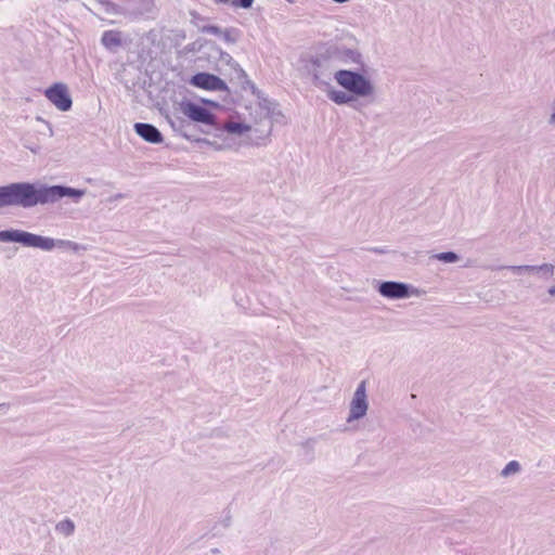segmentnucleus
<instances>
[{
    "mask_svg": "<svg viewBox=\"0 0 555 555\" xmlns=\"http://www.w3.org/2000/svg\"><path fill=\"white\" fill-rule=\"evenodd\" d=\"M433 258L446 263H454L460 259L459 255L454 251H443L435 254L433 255Z\"/></svg>",
    "mask_w": 555,
    "mask_h": 555,
    "instance_id": "obj_22",
    "label": "nucleus"
},
{
    "mask_svg": "<svg viewBox=\"0 0 555 555\" xmlns=\"http://www.w3.org/2000/svg\"><path fill=\"white\" fill-rule=\"evenodd\" d=\"M327 96L337 105L349 104L354 101V96L351 93H348L346 90H336L334 88H330L327 90Z\"/></svg>",
    "mask_w": 555,
    "mask_h": 555,
    "instance_id": "obj_16",
    "label": "nucleus"
},
{
    "mask_svg": "<svg viewBox=\"0 0 555 555\" xmlns=\"http://www.w3.org/2000/svg\"><path fill=\"white\" fill-rule=\"evenodd\" d=\"M0 243H18L24 247L44 250L46 236L20 229L0 231Z\"/></svg>",
    "mask_w": 555,
    "mask_h": 555,
    "instance_id": "obj_3",
    "label": "nucleus"
},
{
    "mask_svg": "<svg viewBox=\"0 0 555 555\" xmlns=\"http://www.w3.org/2000/svg\"><path fill=\"white\" fill-rule=\"evenodd\" d=\"M377 284V292L380 296L388 299H404L411 296H422L425 291L418 289L410 284L397 281H375Z\"/></svg>",
    "mask_w": 555,
    "mask_h": 555,
    "instance_id": "obj_4",
    "label": "nucleus"
},
{
    "mask_svg": "<svg viewBox=\"0 0 555 555\" xmlns=\"http://www.w3.org/2000/svg\"><path fill=\"white\" fill-rule=\"evenodd\" d=\"M25 147L30 150L34 154H38L40 152V146H38V145L31 146V145L25 144Z\"/></svg>",
    "mask_w": 555,
    "mask_h": 555,
    "instance_id": "obj_28",
    "label": "nucleus"
},
{
    "mask_svg": "<svg viewBox=\"0 0 555 555\" xmlns=\"http://www.w3.org/2000/svg\"><path fill=\"white\" fill-rule=\"evenodd\" d=\"M315 443V439L313 438H310L308 440H306L305 442H302V448L307 449V450H312L313 449V446Z\"/></svg>",
    "mask_w": 555,
    "mask_h": 555,
    "instance_id": "obj_27",
    "label": "nucleus"
},
{
    "mask_svg": "<svg viewBox=\"0 0 555 555\" xmlns=\"http://www.w3.org/2000/svg\"><path fill=\"white\" fill-rule=\"evenodd\" d=\"M550 124L555 125V112L551 115Z\"/></svg>",
    "mask_w": 555,
    "mask_h": 555,
    "instance_id": "obj_32",
    "label": "nucleus"
},
{
    "mask_svg": "<svg viewBox=\"0 0 555 555\" xmlns=\"http://www.w3.org/2000/svg\"><path fill=\"white\" fill-rule=\"evenodd\" d=\"M312 76L315 86L326 85L330 86L326 79H330V74H326V68L328 67L332 60L328 59L326 52L324 54H320L315 56L312 61Z\"/></svg>",
    "mask_w": 555,
    "mask_h": 555,
    "instance_id": "obj_11",
    "label": "nucleus"
},
{
    "mask_svg": "<svg viewBox=\"0 0 555 555\" xmlns=\"http://www.w3.org/2000/svg\"><path fill=\"white\" fill-rule=\"evenodd\" d=\"M120 198H124V194H121V193H117V194H115L111 199H112V201H117V199H120Z\"/></svg>",
    "mask_w": 555,
    "mask_h": 555,
    "instance_id": "obj_31",
    "label": "nucleus"
},
{
    "mask_svg": "<svg viewBox=\"0 0 555 555\" xmlns=\"http://www.w3.org/2000/svg\"><path fill=\"white\" fill-rule=\"evenodd\" d=\"M85 194V190L61 184L13 182L0 186V209L5 207L31 208L37 205L54 204L63 197H70L77 203Z\"/></svg>",
    "mask_w": 555,
    "mask_h": 555,
    "instance_id": "obj_1",
    "label": "nucleus"
},
{
    "mask_svg": "<svg viewBox=\"0 0 555 555\" xmlns=\"http://www.w3.org/2000/svg\"><path fill=\"white\" fill-rule=\"evenodd\" d=\"M220 59L221 61H224L227 64L231 65V67L235 70L237 78L243 80V83H247L254 87V85L248 80L245 70L240 66L238 63L233 60L229 53L221 51Z\"/></svg>",
    "mask_w": 555,
    "mask_h": 555,
    "instance_id": "obj_17",
    "label": "nucleus"
},
{
    "mask_svg": "<svg viewBox=\"0 0 555 555\" xmlns=\"http://www.w3.org/2000/svg\"><path fill=\"white\" fill-rule=\"evenodd\" d=\"M37 121L41 124L42 128L39 129L38 131L43 134V135H47L49 138H52L53 137V129H52V126L43 120L41 117H37Z\"/></svg>",
    "mask_w": 555,
    "mask_h": 555,
    "instance_id": "obj_25",
    "label": "nucleus"
},
{
    "mask_svg": "<svg viewBox=\"0 0 555 555\" xmlns=\"http://www.w3.org/2000/svg\"><path fill=\"white\" fill-rule=\"evenodd\" d=\"M168 121L171 128L182 134L184 138L190 139L189 128L191 127L190 122L181 117L168 118Z\"/></svg>",
    "mask_w": 555,
    "mask_h": 555,
    "instance_id": "obj_18",
    "label": "nucleus"
},
{
    "mask_svg": "<svg viewBox=\"0 0 555 555\" xmlns=\"http://www.w3.org/2000/svg\"><path fill=\"white\" fill-rule=\"evenodd\" d=\"M371 250L376 254H386L387 253V250L385 248H378V247L372 248Z\"/></svg>",
    "mask_w": 555,
    "mask_h": 555,
    "instance_id": "obj_29",
    "label": "nucleus"
},
{
    "mask_svg": "<svg viewBox=\"0 0 555 555\" xmlns=\"http://www.w3.org/2000/svg\"><path fill=\"white\" fill-rule=\"evenodd\" d=\"M202 31L211 34V35H216V36H221V34H222V29L216 25L203 26Z\"/></svg>",
    "mask_w": 555,
    "mask_h": 555,
    "instance_id": "obj_26",
    "label": "nucleus"
},
{
    "mask_svg": "<svg viewBox=\"0 0 555 555\" xmlns=\"http://www.w3.org/2000/svg\"><path fill=\"white\" fill-rule=\"evenodd\" d=\"M221 36L224 41L229 43H235L241 36V31L237 28L231 27L222 30Z\"/></svg>",
    "mask_w": 555,
    "mask_h": 555,
    "instance_id": "obj_23",
    "label": "nucleus"
},
{
    "mask_svg": "<svg viewBox=\"0 0 555 555\" xmlns=\"http://www.w3.org/2000/svg\"><path fill=\"white\" fill-rule=\"evenodd\" d=\"M221 129L222 131L229 134L241 135L244 132L248 131L250 129V126L238 121H227L225 124H223Z\"/></svg>",
    "mask_w": 555,
    "mask_h": 555,
    "instance_id": "obj_19",
    "label": "nucleus"
},
{
    "mask_svg": "<svg viewBox=\"0 0 555 555\" xmlns=\"http://www.w3.org/2000/svg\"><path fill=\"white\" fill-rule=\"evenodd\" d=\"M325 52L332 62L364 66L362 54L357 49H350L344 46H331Z\"/></svg>",
    "mask_w": 555,
    "mask_h": 555,
    "instance_id": "obj_8",
    "label": "nucleus"
},
{
    "mask_svg": "<svg viewBox=\"0 0 555 555\" xmlns=\"http://www.w3.org/2000/svg\"><path fill=\"white\" fill-rule=\"evenodd\" d=\"M547 293H548L550 296L555 297V285L551 286L547 289Z\"/></svg>",
    "mask_w": 555,
    "mask_h": 555,
    "instance_id": "obj_30",
    "label": "nucleus"
},
{
    "mask_svg": "<svg viewBox=\"0 0 555 555\" xmlns=\"http://www.w3.org/2000/svg\"><path fill=\"white\" fill-rule=\"evenodd\" d=\"M255 0H216L217 3L230 4L234 9L248 10L253 7Z\"/></svg>",
    "mask_w": 555,
    "mask_h": 555,
    "instance_id": "obj_20",
    "label": "nucleus"
},
{
    "mask_svg": "<svg viewBox=\"0 0 555 555\" xmlns=\"http://www.w3.org/2000/svg\"><path fill=\"white\" fill-rule=\"evenodd\" d=\"M179 105L181 113L190 120L208 126L216 125L215 114L206 107L189 100L182 101Z\"/></svg>",
    "mask_w": 555,
    "mask_h": 555,
    "instance_id": "obj_5",
    "label": "nucleus"
},
{
    "mask_svg": "<svg viewBox=\"0 0 555 555\" xmlns=\"http://www.w3.org/2000/svg\"><path fill=\"white\" fill-rule=\"evenodd\" d=\"M132 13L135 15L152 14L155 11L154 0H130Z\"/></svg>",
    "mask_w": 555,
    "mask_h": 555,
    "instance_id": "obj_15",
    "label": "nucleus"
},
{
    "mask_svg": "<svg viewBox=\"0 0 555 555\" xmlns=\"http://www.w3.org/2000/svg\"><path fill=\"white\" fill-rule=\"evenodd\" d=\"M499 269H507L511 270L515 274H537L540 275L543 279H550L554 274L555 267L552 263H542L539 266H529V264H522V266H501Z\"/></svg>",
    "mask_w": 555,
    "mask_h": 555,
    "instance_id": "obj_10",
    "label": "nucleus"
},
{
    "mask_svg": "<svg viewBox=\"0 0 555 555\" xmlns=\"http://www.w3.org/2000/svg\"><path fill=\"white\" fill-rule=\"evenodd\" d=\"M190 83L194 87L210 91H228L227 83L218 76L209 73H197L192 76Z\"/></svg>",
    "mask_w": 555,
    "mask_h": 555,
    "instance_id": "obj_9",
    "label": "nucleus"
},
{
    "mask_svg": "<svg viewBox=\"0 0 555 555\" xmlns=\"http://www.w3.org/2000/svg\"><path fill=\"white\" fill-rule=\"evenodd\" d=\"M369 409V403L366 399V383L362 380L352 397L349 409V416L347 417V422L351 423L353 421L360 420L365 416Z\"/></svg>",
    "mask_w": 555,
    "mask_h": 555,
    "instance_id": "obj_6",
    "label": "nucleus"
},
{
    "mask_svg": "<svg viewBox=\"0 0 555 555\" xmlns=\"http://www.w3.org/2000/svg\"><path fill=\"white\" fill-rule=\"evenodd\" d=\"M133 128L135 133L149 143L160 144L164 141L162 132L152 124L137 122Z\"/></svg>",
    "mask_w": 555,
    "mask_h": 555,
    "instance_id": "obj_12",
    "label": "nucleus"
},
{
    "mask_svg": "<svg viewBox=\"0 0 555 555\" xmlns=\"http://www.w3.org/2000/svg\"><path fill=\"white\" fill-rule=\"evenodd\" d=\"M288 3H294L295 0H286Z\"/></svg>",
    "mask_w": 555,
    "mask_h": 555,
    "instance_id": "obj_34",
    "label": "nucleus"
},
{
    "mask_svg": "<svg viewBox=\"0 0 555 555\" xmlns=\"http://www.w3.org/2000/svg\"><path fill=\"white\" fill-rule=\"evenodd\" d=\"M521 470V465L518 461H511L506 464V466L501 470L500 476L503 478H507L515 474H518Z\"/></svg>",
    "mask_w": 555,
    "mask_h": 555,
    "instance_id": "obj_21",
    "label": "nucleus"
},
{
    "mask_svg": "<svg viewBox=\"0 0 555 555\" xmlns=\"http://www.w3.org/2000/svg\"><path fill=\"white\" fill-rule=\"evenodd\" d=\"M334 79L344 90L357 98H367L374 93L371 80L360 72L339 69L334 73Z\"/></svg>",
    "mask_w": 555,
    "mask_h": 555,
    "instance_id": "obj_2",
    "label": "nucleus"
},
{
    "mask_svg": "<svg viewBox=\"0 0 555 555\" xmlns=\"http://www.w3.org/2000/svg\"><path fill=\"white\" fill-rule=\"evenodd\" d=\"M47 99L62 112L72 108L73 101L66 85L62 82L54 83L44 91Z\"/></svg>",
    "mask_w": 555,
    "mask_h": 555,
    "instance_id": "obj_7",
    "label": "nucleus"
},
{
    "mask_svg": "<svg viewBox=\"0 0 555 555\" xmlns=\"http://www.w3.org/2000/svg\"><path fill=\"white\" fill-rule=\"evenodd\" d=\"M55 530L57 533H60L64 537H68L70 534H73V532L75 530V526H74V522H57L55 526Z\"/></svg>",
    "mask_w": 555,
    "mask_h": 555,
    "instance_id": "obj_24",
    "label": "nucleus"
},
{
    "mask_svg": "<svg viewBox=\"0 0 555 555\" xmlns=\"http://www.w3.org/2000/svg\"><path fill=\"white\" fill-rule=\"evenodd\" d=\"M54 248H69V249H73L76 251L79 249V245L73 241L55 240V238L46 236L44 251H51Z\"/></svg>",
    "mask_w": 555,
    "mask_h": 555,
    "instance_id": "obj_14",
    "label": "nucleus"
},
{
    "mask_svg": "<svg viewBox=\"0 0 555 555\" xmlns=\"http://www.w3.org/2000/svg\"><path fill=\"white\" fill-rule=\"evenodd\" d=\"M3 408H9V404L8 403H0V410L3 409Z\"/></svg>",
    "mask_w": 555,
    "mask_h": 555,
    "instance_id": "obj_33",
    "label": "nucleus"
},
{
    "mask_svg": "<svg viewBox=\"0 0 555 555\" xmlns=\"http://www.w3.org/2000/svg\"><path fill=\"white\" fill-rule=\"evenodd\" d=\"M102 44L109 51H116L121 47V33L118 30H106L101 38Z\"/></svg>",
    "mask_w": 555,
    "mask_h": 555,
    "instance_id": "obj_13",
    "label": "nucleus"
}]
</instances>
